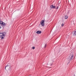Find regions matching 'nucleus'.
<instances>
[{
    "label": "nucleus",
    "mask_w": 76,
    "mask_h": 76,
    "mask_svg": "<svg viewBox=\"0 0 76 76\" xmlns=\"http://www.w3.org/2000/svg\"><path fill=\"white\" fill-rule=\"evenodd\" d=\"M5 34H6V33H5V32H4L3 33H0V37L1 39L4 38V37L5 36Z\"/></svg>",
    "instance_id": "f257e3e1"
},
{
    "label": "nucleus",
    "mask_w": 76,
    "mask_h": 76,
    "mask_svg": "<svg viewBox=\"0 0 76 76\" xmlns=\"http://www.w3.org/2000/svg\"><path fill=\"white\" fill-rule=\"evenodd\" d=\"M5 70H10V66L8 65L6 66L5 67Z\"/></svg>",
    "instance_id": "f03ea898"
},
{
    "label": "nucleus",
    "mask_w": 76,
    "mask_h": 76,
    "mask_svg": "<svg viewBox=\"0 0 76 76\" xmlns=\"http://www.w3.org/2000/svg\"><path fill=\"white\" fill-rule=\"evenodd\" d=\"M42 26H44V20H42L40 22Z\"/></svg>",
    "instance_id": "7ed1b4c3"
},
{
    "label": "nucleus",
    "mask_w": 76,
    "mask_h": 76,
    "mask_svg": "<svg viewBox=\"0 0 76 76\" xmlns=\"http://www.w3.org/2000/svg\"><path fill=\"white\" fill-rule=\"evenodd\" d=\"M0 24H1V25H2L3 26H5L6 25V24L3 22L2 21H1L0 20Z\"/></svg>",
    "instance_id": "20e7f679"
},
{
    "label": "nucleus",
    "mask_w": 76,
    "mask_h": 76,
    "mask_svg": "<svg viewBox=\"0 0 76 76\" xmlns=\"http://www.w3.org/2000/svg\"><path fill=\"white\" fill-rule=\"evenodd\" d=\"M50 7L51 8V9H54L55 8L56 9V6H53V5H51Z\"/></svg>",
    "instance_id": "39448f33"
},
{
    "label": "nucleus",
    "mask_w": 76,
    "mask_h": 76,
    "mask_svg": "<svg viewBox=\"0 0 76 76\" xmlns=\"http://www.w3.org/2000/svg\"><path fill=\"white\" fill-rule=\"evenodd\" d=\"M64 18L65 19H67L68 18V17L67 16V15H66L65 16Z\"/></svg>",
    "instance_id": "423d86ee"
},
{
    "label": "nucleus",
    "mask_w": 76,
    "mask_h": 76,
    "mask_svg": "<svg viewBox=\"0 0 76 76\" xmlns=\"http://www.w3.org/2000/svg\"><path fill=\"white\" fill-rule=\"evenodd\" d=\"M76 35V31H74V35Z\"/></svg>",
    "instance_id": "0eeeda50"
},
{
    "label": "nucleus",
    "mask_w": 76,
    "mask_h": 76,
    "mask_svg": "<svg viewBox=\"0 0 76 76\" xmlns=\"http://www.w3.org/2000/svg\"><path fill=\"white\" fill-rule=\"evenodd\" d=\"M41 31H38V34H41Z\"/></svg>",
    "instance_id": "6e6552de"
},
{
    "label": "nucleus",
    "mask_w": 76,
    "mask_h": 76,
    "mask_svg": "<svg viewBox=\"0 0 76 76\" xmlns=\"http://www.w3.org/2000/svg\"><path fill=\"white\" fill-rule=\"evenodd\" d=\"M73 55H72V56H71V59H73Z\"/></svg>",
    "instance_id": "1a4fd4ad"
},
{
    "label": "nucleus",
    "mask_w": 76,
    "mask_h": 76,
    "mask_svg": "<svg viewBox=\"0 0 76 76\" xmlns=\"http://www.w3.org/2000/svg\"><path fill=\"white\" fill-rule=\"evenodd\" d=\"M56 9L57 10V9H58V6L56 7Z\"/></svg>",
    "instance_id": "9d476101"
},
{
    "label": "nucleus",
    "mask_w": 76,
    "mask_h": 76,
    "mask_svg": "<svg viewBox=\"0 0 76 76\" xmlns=\"http://www.w3.org/2000/svg\"><path fill=\"white\" fill-rule=\"evenodd\" d=\"M32 48L33 50H34V49H35V47H33Z\"/></svg>",
    "instance_id": "9b49d317"
},
{
    "label": "nucleus",
    "mask_w": 76,
    "mask_h": 76,
    "mask_svg": "<svg viewBox=\"0 0 76 76\" xmlns=\"http://www.w3.org/2000/svg\"><path fill=\"white\" fill-rule=\"evenodd\" d=\"M64 25V24H62L61 25L62 26H63Z\"/></svg>",
    "instance_id": "f8f14e48"
},
{
    "label": "nucleus",
    "mask_w": 76,
    "mask_h": 76,
    "mask_svg": "<svg viewBox=\"0 0 76 76\" xmlns=\"http://www.w3.org/2000/svg\"><path fill=\"white\" fill-rule=\"evenodd\" d=\"M37 34H38V31H37V32H36Z\"/></svg>",
    "instance_id": "ddd939ff"
},
{
    "label": "nucleus",
    "mask_w": 76,
    "mask_h": 76,
    "mask_svg": "<svg viewBox=\"0 0 76 76\" xmlns=\"http://www.w3.org/2000/svg\"><path fill=\"white\" fill-rule=\"evenodd\" d=\"M1 28V26H0V29Z\"/></svg>",
    "instance_id": "4468645a"
},
{
    "label": "nucleus",
    "mask_w": 76,
    "mask_h": 76,
    "mask_svg": "<svg viewBox=\"0 0 76 76\" xmlns=\"http://www.w3.org/2000/svg\"><path fill=\"white\" fill-rule=\"evenodd\" d=\"M46 45H45V47Z\"/></svg>",
    "instance_id": "2eb2a0df"
}]
</instances>
